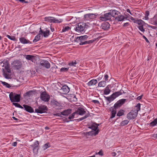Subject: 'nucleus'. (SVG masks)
<instances>
[{
    "label": "nucleus",
    "instance_id": "obj_9",
    "mask_svg": "<svg viewBox=\"0 0 157 157\" xmlns=\"http://www.w3.org/2000/svg\"><path fill=\"white\" fill-rule=\"evenodd\" d=\"M111 16L109 12L105 14L100 17V19L102 21H105L109 20L111 18Z\"/></svg>",
    "mask_w": 157,
    "mask_h": 157
},
{
    "label": "nucleus",
    "instance_id": "obj_20",
    "mask_svg": "<svg viewBox=\"0 0 157 157\" xmlns=\"http://www.w3.org/2000/svg\"><path fill=\"white\" fill-rule=\"evenodd\" d=\"M110 25L108 22H105L102 24L101 26V28L104 30H108L109 27Z\"/></svg>",
    "mask_w": 157,
    "mask_h": 157
},
{
    "label": "nucleus",
    "instance_id": "obj_46",
    "mask_svg": "<svg viewBox=\"0 0 157 157\" xmlns=\"http://www.w3.org/2000/svg\"><path fill=\"white\" fill-rule=\"evenodd\" d=\"M70 28L68 26H66L64 27L62 30V32H65L66 31L70 29Z\"/></svg>",
    "mask_w": 157,
    "mask_h": 157
},
{
    "label": "nucleus",
    "instance_id": "obj_13",
    "mask_svg": "<svg viewBox=\"0 0 157 157\" xmlns=\"http://www.w3.org/2000/svg\"><path fill=\"white\" fill-rule=\"evenodd\" d=\"M40 34L42 35L43 34V36L45 37H47L49 35V31L46 29L45 30L43 31L41 28H40V30L39 31Z\"/></svg>",
    "mask_w": 157,
    "mask_h": 157
},
{
    "label": "nucleus",
    "instance_id": "obj_57",
    "mask_svg": "<svg viewBox=\"0 0 157 157\" xmlns=\"http://www.w3.org/2000/svg\"><path fill=\"white\" fill-rule=\"evenodd\" d=\"M143 37L144 38V39L146 40V42H149V41L147 39V38L144 36H143Z\"/></svg>",
    "mask_w": 157,
    "mask_h": 157
},
{
    "label": "nucleus",
    "instance_id": "obj_40",
    "mask_svg": "<svg viewBox=\"0 0 157 157\" xmlns=\"http://www.w3.org/2000/svg\"><path fill=\"white\" fill-rule=\"evenodd\" d=\"M76 114H77L76 112L75 111V112L72 113L71 115L69 116V117H68V119L70 120L73 119L75 115Z\"/></svg>",
    "mask_w": 157,
    "mask_h": 157
},
{
    "label": "nucleus",
    "instance_id": "obj_49",
    "mask_svg": "<svg viewBox=\"0 0 157 157\" xmlns=\"http://www.w3.org/2000/svg\"><path fill=\"white\" fill-rule=\"evenodd\" d=\"M94 41L95 40H91L89 41H86L85 42L86 44H89L93 43Z\"/></svg>",
    "mask_w": 157,
    "mask_h": 157
},
{
    "label": "nucleus",
    "instance_id": "obj_58",
    "mask_svg": "<svg viewBox=\"0 0 157 157\" xmlns=\"http://www.w3.org/2000/svg\"><path fill=\"white\" fill-rule=\"evenodd\" d=\"M117 155V154L116 152H113L112 153V155L113 156H115L116 155Z\"/></svg>",
    "mask_w": 157,
    "mask_h": 157
},
{
    "label": "nucleus",
    "instance_id": "obj_36",
    "mask_svg": "<svg viewBox=\"0 0 157 157\" xmlns=\"http://www.w3.org/2000/svg\"><path fill=\"white\" fill-rule=\"evenodd\" d=\"M157 124V118L154 120L150 123V125L151 126H154Z\"/></svg>",
    "mask_w": 157,
    "mask_h": 157
},
{
    "label": "nucleus",
    "instance_id": "obj_55",
    "mask_svg": "<svg viewBox=\"0 0 157 157\" xmlns=\"http://www.w3.org/2000/svg\"><path fill=\"white\" fill-rule=\"evenodd\" d=\"M108 75H105V77H104V79L105 80V81L106 82V81H107L108 80Z\"/></svg>",
    "mask_w": 157,
    "mask_h": 157
},
{
    "label": "nucleus",
    "instance_id": "obj_30",
    "mask_svg": "<svg viewBox=\"0 0 157 157\" xmlns=\"http://www.w3.org/2000/svg\"><path fill=\"white\" fill-rule=\"evenodd\" d=\"M40 33L39 32V34L35 37L34 39L33 40V42H36L40 39Z\"/></svg>",
    "mask_w": 157,
    "mask_h": 157
},
{
    "label": "nucleus",
    "instance_id": "obj_16",
    "mask_svg": "<svg viewBox=\"0 0 157 157\" xmlns=\"http://www.w3.org/2000/svg\"><path fill=\"white\" fill-rule=\"evenodd\" d=\"M98 125L97 124L94 123L90 127L92 130H94L95 131L94 133L95 135L97 134L99 132L98 130L96 131L98 128Z\"/></svg>",
    "mask_w": 157,
    "mask_h": 157
},
{
    "label": "nucleus",
    "instance_id": "obj_18",
    "mask_svg": "<svg viewBox=\"0 0 157 157\" xmlns=\"http://www.w3.org/2000/svg\"><path fill=\"white\" fill-rule=\"evenodd\" d=\"M25 110L29 113H31L34 112L33 109L32 107L28 105H23Z\"/></svg>",
    "mask_w": 157,
    "mask_h": 157
},
{
    "label": "nucleus",
    "instance_id": "obj_38",
    "mask_svg": "<svg viewBox=\"0 0 157 157\" xmlns=\"http://www.w3.org/2000/svg\"><path fill=\"white\" fill-rule=\"evenodd\" d=\"M124 111L123 110H121L117 113V116H121L123 115L124 114Z\"/></svg>",
    "mask_w": 157,
    "mask_h": 157
},
{
    "label": "nucleus",
    "instance_id": "obj_34",
    "mask_svg": "<svg viewBox=\"0 0 157 157\" xmlns=\"http://www.w3.org/2000/svg\"><path fill=\"white\" fill-rule=\"evenodd\" d=\"M117 113V111L116 109H113L111 111V118H112L114 117Z\"/></svg>",
    "mask_w": 157,
    "mask_h": 157
},
{
    "label": "nucleus",
    "instance_id": "obj_24",
    "mask_svg": "<svg viewBox=\"0 0 157 157\" xmlns=\"http://www.w3.org/2000/svg\"><path fill=\"white\" fill-rule=\"evenodd\" d=\"M34 56L31 55H25V58L26 59L31 61L33 62L34 60Z\"/></svg>",
    "mask_w": 157,
    "mask_h": 157
},
{
    "label": "nucleus",
    "instance_id": "obj_53",
    "mask_svg": "<svg viewBox=\"0 0 157 157\" xmlns=\"http://www.w3.org/2000/svg\"><path fill=\"white\" fill-rule=\"evenodd\" d=\"M129 18L130 19L133 21L134 22V23L136 22V21L135 19H134V18L130 16Z\"/></svg>",
    "mask_w": 157,
    "mask_h": 157
},
{
    "label": "nucleus",
    "instance_id": "obj_44",
    "mask_svg": "<svg viewBox=\"0 0 157 157\" xmlns=\"http://www.w3.org/2000/svg\"><path fill=\"white\" fill-rule=\"evenodd\" d=\"M13 105H15V106L18 107L21 109H23V108L19 104L17 103H13Z\"/></svg>",
    "mask_w": 157,
    "mask_h": 157
},
{
    "label": "nucleus",
    "instance_id": "obj_39",
    "mask_svg": "<svg viewBox=\"0 0 157 157\" xmlns=\"http://www.w3.org/2000/svg\"><path fill=\"white\" fill-rule=\"evenodd\" d=\"M128 122L129 121L128 120H124L121 123V126H124L127 125Z\"/></svg>",
    "mask_w": 157,
    "mask_h": 157
},
{
    "label": "nucleus",
    "instance_id": "obj_28",
    "mask_svg": "<svg viewBox=\"0 0 157 157\" xmlns=\"http://www.w3.org/2000/svg\"><path fill=\"white\" fill-rule=\"evenodd\" d=\"M109 13L111 17H114L116 15L118 14V12L116 10H113L110 11Z\"/></svg>",
    "mask_w": 157,
    "mask_h": 157
},
{
    "label": "nucleus",
    "instance_id": "obj_54",
    "mask_svg": "<svg viewBox=\"0 0 157 157\" xmlns=\"http://www.w3.org/2000/svg\"><path fill=\"white\" fill-rule=\"evenodd\" d=\"M92 101L94 102V103L95 104H99V101L97 100H92Z\"/></svg>",
    "mask_w": 157,
    "mask_h": 157
},
{
    "label": "nucleus",
    "instance_id": "obj_35",
    "mask_svg": "<svg viewBox=\"0 0 157 157\" xmlns=\"http://www.w3.org/2000/svg\"><path fill=\"white\" fill-rule=\"evenodd\" d=\"M89 116V114H87L84 117H81V118L78 119H77V121H81L82 120H83L87 117H88Z\"/></svg>",
    "mask_w": 157,
    "mask_h": 157
},
{
    "label": "nucleus",
    "instance_id": "obj_1",
    "mask_svg": "<svg viewBox=\"0 0 157 157\" xmlns=\"http://www.w3.org/2000/svg\"><path fill=\"white\" fill-rule=\"evenodd\" d=\"M1 65L4 67L2 69V71L3 75L5 78L9 79L10 78V73L11 72L10 69V64L7 62L4 63L2 62L0 63Z\"/></svg>",
    "mask_w": 157,
    "mask_h": 157
},
{
    "label": "nucleus",
    "instance_id": "obj_52",
    "mask_svg": "<svg viewBox=\"0 0 157 157\" xmlns=\"http://www.w3.org/2000/svg\"><path fill=\"white\" fill-rule=\"evenodd\" d=\"M39 145V143L37 141H36V142H35L34 145V148H36Z\"/></svg>",
    "mask_w": 157,
    "mask_h": 157
},
{
    "label": "nucleus",
    "instance_id": "obj_14",
    "mask_svg": "<svg viewBox=\"0 0 157 157\" xmlns=\"http://www.w3.org/2000/svg\"><path fill=\"white\" fill-rule=\"evenodd\" d=\"M88 36L87 35L81 36H80L75 37V40H74L76 42H79L80 41H82V40H86Z\"/></svg>",
    "mask_w": 157,
    "mask_h": 157
},
{
    "label": "nucleus",
    "instance_id": "obj_43",
    "mask_svg": "<svg viewBox=\"0 0 157 157\" xmlns=\"http://www.w3.org/2000/svg\"><path fill=\"white\" fill-rule=\"evenodd\" d=\"M77 63L75 61H72L71 63H69L68 64L70 66H75V65Z\"/></svg>",
    "mask_w": 157,
    "mask_h": 157
},
{
    "label": "nucleus",
    "instance_id": "obj_33",
    "mask_svg": "<svg viewBox=\"0 0 157 157\" xmlns=\"http://www.w3.org/2000/svg\"><path fill=\"white\" fill-rule=\"evenodd\" d=\"M106 82L104 81H102L100 82L98 84V86L99 87H104L106 85Z\"/></svg>",
    "mask_w": 157,
    "mask_h": 157
},
{
    "label": "nucleus",
    "instance_id": "obj_11",
    "mask_svg": "<svg viewBox=\"0 0 157 157\" xmlns=\"http://www.w3.org/2000/svg\"><path fill=\"white\" fill-rule=\"evenodd\" d=\"M40 98L44 101H48L49 100V97L45 92H43L40 95Z\"/></svg>",
    "mask_w": 157,
    "mask_h": 157
},
{
    "label": "nucleus",
    "instance_id": "obj_51",
    "mask_svg": "<svg viewBox=\"0 0 157 157\" xmlns=\"http://www.w3.org/2000/svg\"><path fill=\"white\" fill-rule=\"evenodd\" d=\"M19 1L21 2H24L25 3H28L31 0H19Z\"/></svg>",
    "mask_w": 157,
    "mask_h": 157
},
{
    "label": "nucleus",
    "instance_id": "obj_42",
    "mask_svg": "<svg viewBox=\"0 0 157 157\" xmlns=\"http://www.w3.org/2000/svg\"><path fill=\"white\" fill-rule=\"evenodd\" d=\"M69 68V67L68 68L62 67V68H61L60 70V72H66L68 70Z\"/></svg>",
    "mask_w": 157,
    "mask_h": 157
},
{
    "label": "nucleus",
    "instance_id": "obj_32",
    "mask_svg": "<svg viewBox=\"0 0 157 157\" xmlns=\"http://www.w3.org/2000/svg\"><path fill=\"white\" fill-rule=\"evenodd\" d=\"M122 92L121 91H117L116 92L113 94V96H114V97L115 98L119 96L121 94Z\"/></svg>",
    "mask_w": 157,
    "mask_h": 157
},
{
    "label": "nucleus",
    "instance_id": "obj_22",
    "mask_svg": "<svg viewBox=\"0 0 157 157\" xmlns=\"http://www.w3.org/2000/svg\"><path fill=\"white\" fill-rule=\"evenodd\" d=\"M19 40L23 44H25L30 43V41L25 39L24 37H22L20 38Z\"/></svg>",
    "mask_w": 157,
    "mask_h": 157
},
{
    "label": "nucleus",
    "instance_id": "obj_8",
    "mask_svg": "<svg viewBox=\"0 0 157 157\" xmlns=\"http://www.w3.org/2000/svg\"><path fill=\"white\" fill-rule=\"evenodd\" d=\"M137 114L138 113L135 112V111L132 110L130 113L127 114V117L128 119L130 120L133 119L136 117Z\"/></svg>",
    "mask_w": 157,
    "mask_h": 157
},
{
    "label": "nucleus",
    "instance_id": "obj_4",
    "mask_svg": "<svg viewBox=\"0 0 157 157\" xmlns=\"http://www.w3.org/2000/svg\"><path fill=\"white\" fill-rule=\"evenodd\" d=\"M86 26V24L85 23H79L75 25V29L77 32H82L84 30Z\"/></svg>",
    "mask_w": 157,
    "mask_h": 157
},
{
    "label": "nucleus",
    "instance_id": "obj_3",
    "mask_svg": "<svg viewBox=\"0 0 157 157\" xmlns=\"http://www.w3.org/2000/svg\"><path fill=\"white\" fill-rule=\"evenodd\" d=\"M45 21L50 23H60L63 21L62 19H57L54 17H49L45 18Z\"/></svg>",
    "mask_w": 157,
    "mask_h": 157
},
{
    "label": "nucleus",
    "instance_id": "obj_47",
    "mask_svg": "<svg viewBox=\"0 0 157 157\" xmlns=\"http://www.w3.org/2000/svg\"><path fill=\"white\" fill-rule=\"evenodd\" d=\"M6 36L9 39L11 40H15V37L13 36H10L9 35H7Z\"/></svg>",
    "mask_w": 157,
    "mask_h": 157
},
{
    "label": "nucleus",
    "instance_id": "obj_50",
    "mask_svg": "<svg viewBox=\"0 0 157 157\" xmlns=\"http://www.w3.org/2000/svg\"><path fill=\"white\" fill-rule=\"evenodd\" d=\"M99 154L101 155H103V153L101 150H100L98 153L96 152L95 155Z\"/></svg>",
    "mask_w": 157,
    "mask_h": 157
},
{
    "label": "nucleus",
    "instance_id": "obj_59",
    "mask_svg": "<svg viewBox=\"0 0 157 157\" xmlns=\"http://www.w3.org/2000/svg\"><path fill=\"white\" fill-rule=\"evenodd\" d=\"M30 92H27L25 93V96H30Z\"/></svg>",
    "mask_w": 157,
    "mask_h": 157
},
{
    "label": "nucleus",
    "instance_id": "obj_61",
    "mask_svg": "<svg viewBox=\"0 0 157 157\" xmlns=\"http://www.w3.org/2000/svg\"><path fill=\"white\" fill-rule=\"evenodd\" d=\"M81 42L79 43L80 45H82L86 44L85 41L84 42Z\"/></svg>",
    "mask_w": 157,
    "mask_h": 157
},
{
    "label": "nucleus",
    "instance_id": "obj_37",
    "mask_svg": "<svg viewBox=\"0 0 157 157\" xmlns=\"http://www.w3.org/2000/svg\"><path fill=\"white\" fill-rule=\"evenodd\" d=\"M50 147V145L49 143H47L46 144H45L43 146V149L44 150H45L47 149V148L49 147Z\"/></svg>",
    "mask_w": 157,
    "mask_h": 157
},
{
    "label": "nucleus",
    "instance_id": "obj_41",
    "mask_svg": "<svg viewBox=\"0 0 157 157\" xmlns=\"http://www.w3.org/2000/svg\"><path fill=\"white\" fill-rule=\"evenodd\" d=\"M149 15V12L148 11H146L145 12V16L144 17L145 19L146 20H148L149 19L148 16Z\"/></svg>",
    "mask_w": 157,
    "mask_h": 157
},
{
    "label": "nucleus",
    "instance_id": "obj_15",
    "mask_svg": "<svg viewBox=\"0 0 157 157\" xmlns=\"http://www.w3.org/2000/svg\"><path fill=\"white\" fill-rule=\"evenodd\" d=\"M61 91L63 94H65L69 92L70 89L67 86L65 85L62 87Z\"/></svg>",
    "mask_w": 157,
    "mask_h": 157
},
{
    "label": "nucleus",
    "instance_id": "obj_48",
    "mask_svg": "<svg viewBox=\"0 0 157 157\" xmlns=\"http://www.w3.org/2000/svg\"><path fill=\"white\" fill-rule=\"evenodd\" d=\"M71 99L73 100L74 101H76L77 98H76V96L74 94H73L71 96Z\"/></svg>",
    "mask_w": 157,
    "mask_h": 157
},
{
    "label": "nucleus",
    "instance_id": "obj_60",
    "mask_svg": "<svg viewBox=\"0 0 157 157\" xmlns=\"http://www.w3.org/2000/svg\"><path fill=\"white\" fill-rule=\"evenodd\" d=\"M129 25V24L128 22L125 23L124 24L123 26L124 27L128 26Z\"/></svg>",
    "mask_w": 157,
    "mask_h": 157
},
{
    "label": "nucleus",
    "instance_id": "obj_7",
    "mask_svg": "<svg viewBox=\"0 0 157 157\" xmlns=\"http://www.w3.org/2000/svg\"><path fill=\"white\" fill-rule=\"evenodd\" d=\"M97 15L94 13H88L84 15V18L85 20L89 21L90 20L95 18Z\"/></svg>",
    "mask_w": 157,
    "mask_h": 157
},
{
    "label": "nucleus",
    "instance_id": "obj_26",
    "mask_svg": "<svg viewBox=\"0 0 157 157\" xmlns=\"http://www.w3.org/2000/svg\"><path fill=\"white\" fill-rule=\"evenodd\" d=\"M106 100H107L109 102H110L111 101H113L115 99V98L114 96H113V94L111 95L109 97H105Z\"/></svg>",
    "mask_w": 157,
    "mask_h": 157
},
{
    "label": "nucleus",
    "instance_id": "obj_10",
    "mask_svg": "<svg viewBox=\"0 0 157 157\" xmlns=\"http://www.w3.org/2000/svg\"><path fill=\"white\" fill-rule=\"evenodd\" d=\"M40 65L42 67L47 69L49 68L50 67V64L47 60H42L40 63Z\"/></svg>",
    "mask_w": 157,
    "mask_h": 157
},
{
    "label": "nucleus",
    "instance_id": "obj_27",
    "mask_svg": "<svg viewBox=\"0 0 157 157\" xmlns=\"http://www.w3.org/2000/svg\"><path fill=\"white\" fill-rule=\"evenodd\" d=\"M140 103H138L137 105L135 106V109L133 110L138 113V112L140 110Z\"/></svg>",
    "mask_w": 157,
    "mask_h": 157
},
{
    "label": "nucleus",
    "instance_id": "obj_21",
    "mask_svg": "<svg viewBox=\"0 0 157 157\" xmlns=\"http://www.w3.org/2000/svg\"><path fill=\"white\" fill-rule=\"evenodd\" d=\"M71 113V109H68L61 112V114L63 116H67Z\"/></svg>",
    "mask_w": 157,
    "mask_h": 157
},
{
    "label": "nucleus",
    "instance_id": "obj_23",
    "mask_svg": "<svg viewBox=\"0 0 157 157\" xmlns=\"http://www.w3.org/2000/svg\"><path fill=\"white\" fill-rule=\"evenodd\" d=\"M97 82V80L96 79H92L89 81L87 85L89 86H91L95 85Z\"/></svg>",
    "mask_w": 157,
    "mask_h": 157
},
{
    "label": "nucleus",
    "instance_id": "obj_6",
    "mask_svg": "<svg viewBox=\"0 0 157 157\" xmlns=\"http://www.w3.org/2000/svg\"><path fill=\"white\" fill-rule=\"evenodd\" d=\"M126 100V99H122L118 101L114 105L113 109H115L116 110L117 109L120 108L122 105L125 103Z\"/></svg>",
    "mask_w": 157,
    "mask_h": 157
},
{
    "label": "nucleus",
    "instance_id": "obj_2",
    "mask_svg": "<svg viewBox=\"0 0 157 157\" xmlns=\"http://www.w3.org/2000/svg\"><path fill=\"white\" fill-rule=\"evenodd\" d=\"M20 95L15 93L11 92L9 94L10 100L12 102H19L20 101Z\"/></svg>",
    "mask_w": 157,
    "mask_h": 157
},
{
    "label": "nucleus",
    "instance_id": "obj_19",
    "mask_svg": "<svg viewBox=\"0 0 157 157\" xmlns=\"http://www.w3.org/2000/svg\"><path fill=\"white\" fill-rule=\"evenodd\" d=\"M13 63L14 66L17 69H18L20 68L21 67V63L19 60H16L14 61L13 62Z\"/></svg>",
    "mask_w": 157,
    "mask_h": 157
},
{
    "label": "nucleus",
    "instance_id": "obj_62",
    "mask_svg": "<svg viewBox=\"0 0 157 157\" xmlns=\"http://www.w3.org/2000/svg\"><path fill=\"white\" fill-rule=\"evenodd\" d=\"M142 96L141 95V96L138 97L137 98V99L138 100H140L142 98Z\"/></svg>",
    "mask_w": 157,
    "mask_h": 157
},
{
    "label": "nucleus",
    "instance_id": "obj_5",
    "mask_svg": "<svg viewBox=\"0 0 157 157\" xmlns=\"http://www.w3.org/2000/svg\"><path fill=\"white\" fill-rule=\"evenodd\" d=\"M47 110V108L46 106L44 105H41L38 106V108L35 109V112L42 113H45Z\"/></svg>",
    "mask_w": 157,
    "mask_h": 157
},
{
    "label": "nucleus",
    "instance_id": "obj_63",
    "mask_svg": "<svg viewBox=\"0 0 157 157\" xmlns=\"http://www.w3.org/2000/svg\"><path fill=\"white\" fill-rule=\"evenodd\" d=\"M51 70H52H52H53L54 71H55V70H56L55 68V67H52L51 69Z\"/></svg>",
    "mask_w": 157,
    "mask_h": 157
},
{
    "label": "nucleus",
    "instance_id": "obj_31",
    "mask_svg": "<svg viewBox=\"0 0 157 157\" xmlns=\"http://www.w3.org/2000/svg\"><path fill=\"white\" fill-rule=\"evenodd\" d=\"M122 92L121 91H117L116 92L113 94V96H114V97L115 98L119 96L121 94Z\"/></svg>",
    "mask_w": 157,
    "mask_h": 157
},
{
    "label": "nucleus",
    "instance_id": "obj_17",
    "mask_svg": "<svg viewBox=\"0 0 157 157\" xmlns=\"http://www.w3.org/2000/svg\"><path fill=\"white\" fill-rule=\"evenodd\" d=\"M77 115H83L86 113V111L85 109L82 108H79L76 111Z\"/></svg>",
    "mask_w": 157,
    "mask_h": 157
},
{
    "label": "nucleus",
    "instance_id": "obj_64",
    "mask_svg": "<svg viewBox=\"0 0 157 157\" xmlns=\"http://www.w3.org/2000/svg\"><path fill=\"white\" fill-rule=\"evenodd\" d=\"M13 118V119L14 120H17V119L15 118V117H12Z\"/></svg>",
    "mask_w": 157,
    "mask_h": 157
},
{
    "label": "nucleus",
    "instance_id": "obj_25",
    "mask_svg": "<svg viewBox=\"0 0 157 157\" xmlns=\"http://www.w3.org/2000/svg\"><path fill=\"white\" fill-rule=\"evenodd\" d=\"M125 17L122 15H120L115 17V20L118 21H121L123 20Z\"/></svg>",
    "mask_w": 157,
    "mask_h": 157
},
{
    "label": "nucleus",
    "instance_id": "obj_45",
    "mask_svg": "<svg viewBox=\"0 0 157 157\" xmlns=\"http://www.w3.org/2000/svg\"><path fill=\"white\" fill-rule=\"evenodd\" d=\"M2 83L3 85L5 86L6 87L8 88H10V85L6 82H2Z\"/></svg>",
    "mask_w": 157,
    "mask_h": 157
},
{
    "label": "nucleus",
    "instance_id": "obj_12",
    "mask_svg": "<svg viewBox=\"0 0 157 157\" xmlns=\"http://www.w3.org/2000/svg\"><path fill=\"white\" fill-rule=\"evenodd\" d=\"M137 21V23L139 25V26L138 27V28L141 32L144 33L145 31V30L143 27V25L144 23V22L141 20H138Z\"/></svg>",
    "mask_w": 157,
    "mask_h": 157
},
{
    "label": "nucleus",
    "instance_id": "obj_29",
    "mask_svg": "<svg viewBox=\"0 0 157 157\" xmlns=\"http://www.w3.org/2000/svg\"><path fill=\"white\" fill-rule=\"evenodd\" d=\"M110 92V88L108 85L105 88L104 90V94H109Z\"/></svg>",
    "mask_w": 157,
    "mask_h": 157
},
{
    "label": "nucleus",
    "instance_id": "obj_56",
    "mask_svg": "<svg viewBox=\"0 0 157 157\" xmlns=\"http://www.w3.org/2000/svg\"><path fill=\"white\" fill-rule=\"evenodd\" d=\"M17 143L16 142H15L13 143L12 144V145L13 146L15 147L17 145Z\"/></svg>",
    "mask_w": 157,
    "mask_h": 157
}]
</instances>
